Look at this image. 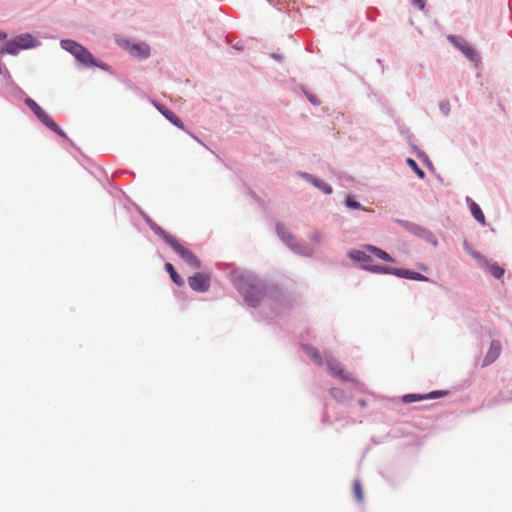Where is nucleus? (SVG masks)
Returning <instances> with one entry per match:
<instances>
[{
  "label": "nucleus",
  "mask_w": 512,
  "mask_h": 512,
  "mask_svg": "<svg viewBox=\"0 0 512 512\" xmlns=\"http://www.w3.org/2000/svg\"><path fill=\"white\" fill-rule=\"evenodd\" d=\"M6 38V34L0 31V41Z\"/></svg>",
  "instance_id": "nucleus-31"
},
{
  "label": "nucleus",
  "mask_w": 512,
  "mask_h": 512,
  "mask_svg": "<svg viewBox=\"0 0 512 512\" xmlns=\"http://www.w3.org/2000/svg\"><path fill=\"white\" fill-rule=\"evenodd\" d=\"M407 164L409 165V167L411 169H413L416 174L420 177V178H424L425 176V173L422 169L419 168L418 164L416 163L415 160H413L412 158H408L407 159Z\"/></svg>",
  "instance_id": "nucleus-24"
},
{
  "label": "nucleus",
  "mask_w": 512,
  "mask_h": 512,
  "mask_svg": "<svg viewBox=\"0 0 512 512\" xmlns=\"http://www.w3.org/2000/svg\"><path fill=\"white\" fill-rule=\"evenodd\" d=\"M448 39L457 47L459 50L462 51V53L467 56L470 59H474L476 56V53L474 49L471 47V45L466 42L464 39L456 37V36H449Z\"/></svg>",
  "instance_id": "nucleus-8"
},
{
  "label": "nucleus",
  "mask_w": 512,
  "mask_h": 512,
  "mask_svg": "<svg viewBox=\"0 0 512 512\" xmlns=\"http://www.w3.org/2000/svg\"><path fill=\"white\" fill-rule=\"evenodd\" d=\"M349 257L359 262H364L370 259V257L365 252L355 249L349 252Z\"/></svg>",
  "instance_id": "nucleus-22"
},
{
  "label": "nucleus",
  "mask_w": 512,
  "mask_h": 512,
  "mask_svg": "<svg viewBox=\"0 0 512 512\" xmlns=\"http://www.w3.org/2000/svg\"><path fill=\"white\" fill-rule=\"evenodd\" d=\"M446 395V392L444 391H433L429 394L421 395V394H406L403 396L402 400L405 403H411L415 401H420L424 399H434L438 397H442Z\"/></svg>",
  "instance_id": "nucleus-10"
},
{
  "label": "nucleus",
  "mask_w": 512,
  "mask_h": 512,
  "mask_svg": "<svg viewBox=\"0 0 512 512\" xmlns=\"http://www.w3.org/2000/svg\"><path fill=\"white\" fill-rule=\"evenodd\" d=\"M34 114L50 130L64 139H68L65 132L54 122V120L42 108L34 102Z\"/></svg>",
  "instance_id": "nucleus-5"
},
{
  "label": "nucleus",
  "mask_w": 512,
  "mask_h": 512,
  "mask_svg": "<svg viewBox=\"0 0 512 512\" xmlns=\"http://www.w3.org/2000/svg\"><path fill=\"white\" fill-rule=\"evenodd\" d=\"M242 294L247 304L255 307L263 298L264 289L261 285H251L250 287L242 288Z\"/></svg>",
  "instance_id": "nucleus-6"
},
{
  "label": "nucleus",
  "mask_w": 512,
  "mask_h": 512,
  "mask_svg": "<svg viewBox=\"0 0 512 512\" xmlns=\"http://www.w3.org/2000/svg\"><path fill=\"white\" fill-rule=\"evenodd\" d=\"M325 363L328 367L329 372L338 378H340L342 381L345 382H353L354 378L353 376L346 371L341 363L336 361L330 354L325 353Z\"/></svg>",
  "instance_id": "nucleus-4"
},
{
  "label": "nucleus",
  "mask_w": 512,
  "mask_h": 512,
  "mask_svg": "<svg viewBox=\"0 0 512 512\" xmlns=\"http://www.w3.org/2000/svg\"><path fill=\"white\" fill-rule=\"evenodd\" d=\"M304 349H305L307 355L310 356L317 365L321 366L324 364V360H323L322 356L320 355V352L316 348L304 346Z\"/></svg>",
  "instance_id": "nucleus-18"
},
{
  "label": "nucleus",
  "mask_w": 512,
  "mask_h": 512,
  "mask_svg": "<svg viewBox=\"0 0 512 512\" xmlns=\"http://www.w3.org/2000/svg\"><path fill=\"white\" fill-rule=\"evenodd\" d=\"M502 350V346L499 341L493 340L490 343V347L487 351V354L484 358L483 365L487 366L493 363L499 356Z\"/></svg>",
  "instance_id": "nucleus-9"
},
{
  "label": "nucleus",
  "mask_w": 512,
  "mask_h": 512,
  "mask_svg": "<svg viewBox=\"0 0 512 512\" xmlns=\"http://www.w3.org/2000/svg\"><path fill=\"white\" fill-rule=\"evenodd\" d=\"M470 211H471V214L473 215V217L475 218V220H477L482 225H486L485 216H484L481 208L479 207V205L477 203H475L474 201L470 202Z\"/></svg>",
  "instance_id": "nucleus-16"
},
{
  "label": "nucleus",
  "mask_w": 512,
  "mask_h": 512,
  "mask_svg": "<svg viewBox=\"0 0 512 512\" xmlns=\"http://www.w3.org/2000/svg\"><path fill=\"white\" fill-rule=\"evenodd\" d=\"M190 288L196 292H206L210 287V275L197 273L188 278Z\"/></svg>",
  "instance_id": "nucleus-7"
},
{
  "label": "nucleus",
  "mask_w": 512,
  "mask_h": 512,
  "mask_svg": "<svg viewBox=\"0 0 512 512\" xmlns=\"http://www.w3.org/2000/svg\"><path fill=\"white\" fill-rule=\"evenodd\" d=\"M165 268L167 270V272L170 274V277L172 279V281L178 285V286H182L184 284V281L183 279L181 278V276L176 272V270L174 269L173 265L171 263H166L165 265Z\"/></svg>",
  "instance_id": "nucleus-19"
},
{
  "label": "nucleus",
  "mask_w": 512,
  "mask_h": 512,
  "mask_svg": "<svg viewBox=\"0 0 512 512\" xmlns=\"http://www.w3.org/2000/svg\"><path fill=\"white\" fill-rule=\"evenodd\" d=\"M393 275L400 277V278L411 279V280H416V281H425L426 282L429 280L428 277H426L425 275H423L421 273L410 271L407 269H402V268H395L393 271Z\"/></svg>",
  "instance_id": "nucleus-11"
},
{
  "label": "nucleus",
  "mask_w": 512,
  "mask_h": 512,
  "mask_svg": "<svg viewBox=\"0 0 512 512\" xmlns=\"http://www.w3.org/2000/svg\"><path fill=\"white\" fill-rule=\"evenodd\" d=\"M26 104H27V106H29L30 108H32V98L27 97V98H26Z\"/></svg>",
  "instance_id": "nucleus-29"
},
{
  "label": "nucleus",
  "mask_w": 512,
  "mask_h": 512,
  "mask_svg": "<svg viewBox=\"0 0 512 512\" xmlns=\"http://www.w3.org/2000/svg\"><path fill=\"white\" fill-rule=\"evenodd\" d=\"M276 228H277L278 235L283 239V241L289 247H291V249L295 250L296 249L295 240H294V237L291 235V233L288 230H286V228L282 224H277Z\"/></svg>",
  "instance_id": "nucleus-14"
},
{
  "label": "nucleus",
  "mask_w": 512,
  "mask_h": 512,
  "mask_svg": "<svg viewBox=\"0 0 512 512\" xmlns=\"http://www.w3.org/2000/svg\"><path fill=\"white\" fill-rule=\"evenodd\" d=\"M413 4H415L420 10H423L425 7V0H412Z\"/></svg>",
  "instance_id": "nucleus-28"
},
{
  "label": "nucleus",
  "mask_w": 512,
  "mask_h": 512,
  "mask_svg": "<svg viewBox=\"0 0 512 512\" xmlns=\"http://www.w3.org/2000/svg\"><path fill=\"white\" fill-rule=\"evenodd\" d=\"M156 107L171 123L181 129L184 128L183 122L173 112L162 105L156 104Z\"/></svg>",
  "instance_id": "nucleus-15"
},
{
  "label": "nucleus",
  "mask_w": 512,
  "mask_h": 512,
  "mask_svg": "<svg viewBox=\"0 0 512 512\" xmlns=\"http://www.w3.org/2000/svg\"><path fill=\"white\" fill-rule=\"evenodd\" d=\"M129 51L131 55L138 58H147L150 55V48L145 43L132 44Z\"/></svg>",
  "instance_id": "nucleus-12"
},
{
  "label": "nucleus",
  "mask_w": 512,
  "mask_h": 512,
  "mask_svg": "<svg viewBox=\"0 0 512 512\" xmlns=\"http://www.w3.org/2000/svg\"><path fill=\"white\" fill-rule=\"evenodd\" d=\"M359 404H360L361 406H363V407L366 405L365 401H363V400L359 401Z\"/></svg>",
  "instance_id": "nucleus-32"
},
{
  "label": "nucleus",
  "mask_w": 512,
  "mask_h": 512,
  "mask_svg": "<svg viewBox=\"0 0 512 512\" xmlns=\"http://www.w3.org/2000/svg\"><path fill=\"white\" fill-rule=\"evenodd\" d=\"M61 47L71 53L78 62L86 67L104 68V65L99 63L84 46L73 40H62Z\"/></svg>",
  "instance_id": "nucleus-2"
},
{
  "label": "nucleus",
  "mask_w": 512,
  "mask_h": 512,
  "mask_svg": "<svg viewBox=\"0 0 512 512\" xmlns=\"http://www.w3.org/2000/svg\"><path fill=\"white\" fill-rule=\"evenodd\" d=\"M346 206L351 208V209H356V210H364V208L362 207V205L355 201L352 197H347L346 198Z\"/></svg>",
  "instance_id": "nucleus-27"
},
{
  "label": "nucleus",
  "mask_w": 512,
  "mask_h": 512,
  "mask_svg": "<svg viewBox=\"0 0 512 512\" xmlns=\"http://www.w3.org/2000/svg\"><path fill=\"white\" fill-rule=\"evenodd\" d=\"M30 47H32V36L26 33L6 42L1 48V53L17 54L20 50Z\"/></svg>",
  "instance_id": "nucleus-3"
},
{
  "label": "nucleus",
  "mask_w": 512,
  "mask_h": 512,
  "mask_svg": "<svg viewBox=\"0 0 512 512\" xmlns=\"http://www.w3.org/2000/svg\"><path fill=\"white\" fill-rule=\"evenodd\" d=\"M394 269L395 268H392V267L379 266V265H375L370 268V270L373 272L386 273V274H393Z\"/></svg>",
  "instance_id": "nucleus-26"
},
{
  "label": "nucleus",
  "mask_w": 512,
  "mask_h": 512,
  "mask_svg": "<svg viewBox=\"0 0 512 512\" xmlns=\"http://www.w3.org/2000/svg\"><path fill=\"white\" fill-rule=\"evenodd\" d=\"M488 270H489V273L495 277V278H500L503 276L504 274V269L501 268L498 264L494 263V264H491L489 265L488 267Z\"/></svg>",
  "instance_id": "nucleus-23"
},
{
  "label": "nucleus",
  "mask_w": 512,
  "mask_h": 512,
  "mask_svg": "<svg viewBox=\"0 0 512 512\" xmlns=\"http://www.w3.org/2000/svg\"><path fill=\"white\" fill-rule=\"evenodd\" d=\"M366 249L369 252H371L372 254H374L376 257H378L379 259H382V260L388 261V262H392L393 261V259L391 258V256L387 252L381 250L380 248H378L376 246L367 245Z\"/></svg>",
  "instance_id": "nucleus-17"
},
{
  "label": "nucleus",
  "mask_w": 512,
  "mask_h": 512,
  "mask_svg": "<svg viewBox=\"0 0 512 512\" xmlns=\"http://www.w3.org/2000/svg\"><path fill=\"white\" fill-rule=\"evenodd\" d=\"M330 394L337 401H343L345 398V392L340 388H331Z\"/></svg>",
  "instance_id": "nucleus-25"
},
{
  "label": "nucleus",
  "mask_w": 512,
  "mask_h": 512,
  "mask_svg": "<svg viewBox=\"0 0 512 512\" xmlns=\"http://www.w3.org/2000/svg\"><path fill=\"white\" fill-rule=\"evenodd\" d=\"M276 228H277L278 235L283 239V241L289 247H291V249L295 250L296 249L295 240H294V237L291 235V233L288 230H286V228L282 224H277Z\"/></svg>",
  "instance_id": "nucleus-13"
},
{
  "label": "nucleus",
  "mask_w": 512,
  "mask_h": 512,
  "mask_svg": "<svg viewBox=\"0 0 512 512\" xmlns=\"http://www.w3.org/2000/svg\"><path fill=\"white\" fill-rule=\"evenodd\" d=\"M354 497L357 501L361 502L364 499L363 489L359 480H354L352 485Z\"/></svg>",
  "instance_id": "nucleus-21"
},
{
  "label": "nucleus",
  "mask_w": 512,
  "mask_h": 512,
  "mask_svg": "<svg viewBox=\"0 0 512 512\" xmlns=\"http://www.w3.org/2000/svg\"><path fill=\"white\" fill-rule=\"evenodd\" d=\"M310 100H311V102H312L314 105L319 104L318 98L312 97V98H310Z\"/></svg>",
  "instance_id": "nucleus-30"
},
{
  "label": "nucleus",
  "mask_w": 512,
  "mask_h": 512,
  "mask_svg": "<svg viewBox=\"0 0 512 512\" xmlns=\"http://www.w3.org/2000/svg\"><path fill=\"white\" fill-rule=\"evenodd\" d=\"M166 244H168L188 265L195 269L201 267L200 260L186 247H184L174 236L157 225L151 226Z\"/></svg>",
  "instance_id": "nucleus-1"
},
{
  "label": "nucleus",
  "mask_w": 512,
  "mask_h": 512,
  "mask_svg": "<svg viewBox=\"0 0 512 512\" xmlns=\"http://www.w3.org/2000/svg\"><path fill=\"white\" fill-rule=\"evenodd\" d=\"M316 187L320 188L324 193L326 194H331L332 193V188L322 182V181H319L318 179L314 178L313 176H309V175H305Z\"/></svg>",
  "instance_id": "nucleus-20"
}]
</instances>
